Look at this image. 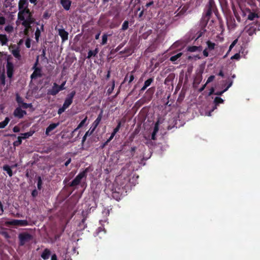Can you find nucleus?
Wrapping results in <instances>:
<instances>
[{
	"label": "nucleus",
	"mask_w": 260,
	"mask_h": 260,
	"mask_svg": "<svg viewBox=\"0 0 260 260\" xmlns=\"http://www.w3.org/2000/svg\"><path fill=\"white\" fill-rule=\"evenodd\" d=\"M204 12L205 13L203 15L201 21V27L204 28L207 25L213 13H214L217 17H218L219 14L214 0H209L205 6Z\"/></svg>",
	"instance_id": "obj_1"
},
{
	"label": "nucleus",
	"mask_w": 260,
	"mask_h": 260,
	"mask_svg": "<svg viewBox=\"0 0 260 260\" xmlns=\"http://www.w3.org/2000/svg\"><path fill=\"white\" fill-rule=\"evenodd\" d=\"M18 9L19 10L18 15L21 19H24V15L30 14L28 9V2L27 0H19L18 3Z\"/></svg>",
	"instance_id": "obj_2"
},
{
	"label": "nucleus",
	"mask_w": 260,
	"mask_h": 260,
	"mask_svg": "<svg viewBox=\"0 0 260 260\" xmlns=\"http://www.w3.org/2000/svg\"><path fill=\"white\" fill-rule=\"evenodd\" d=\"M89 168H87L82 172L79 173L74 180L69 184V186L70 187H74L79 185L83 178H86L87 174Z\"/></svg>",
	"instance_id": "obj_3"
},
{
	"label": "nucleus",
	"mask_w": 260,
	"mask_h": 260,
	"mask_svg": "<svg viewBox=\"0 0 260 260\" xmlns=\"http://www.w3.org/2000/svg\"><path fill=\"white\" fill-rule=\"evenodd\" d=\"M18 19L22 21V24L25 27H29L30 24H32L34 20L33 18L32 17L31 13L29 14L24 15V19H21V18L18 15Z\"/></svg>",
	"instance_id": "obj_4"
},
{
	"label": "nucleus",
	"mask_w": 260,
	"mask_h": 260,
	"mask_svg": "<svg viewBox=\"0 0 260 260\" xmlns=\"http://www.w3.org/2000/svg\"><path fill=\"white\" fill-rule=\"evenodd\" d=\"M18 238L19 240V245L23 246L26 242L32 240V236L29 233H23L19 235Z\"/></svg>",
	"instance_id": "obj_5"
},
{
	"label": "nucleus",
	"mask_w": 260,
	"mask_h": 260,
	"mask_svg": "<svg viewBox=\"0 0 260 260\" xmlns=\"http://www.w3.org/2000/svg\"><path fill=\"white\" fill-rule=\"evenodd\" d=\"M75 94L76 91L75 90H73L67 95L62 105V106L64 107L66 109H68L70 106V105L73 103V99Z\"/></svg>",
	"instance_id": "obj_6"
},
{
	"label": "nucleus",
	"mask_w": 260,
	"mask_h": 260,
	"mask_svg": "<svg viewBox=\"0 0 260 260\" xmlns=\"http://www.w3.org/2000/svg\"><path fill=\"white\" fill-rule=\"evenodd\" d=\"M37 63L38 61H36L34 66L33 67L34 71L30 76V78L31 80L36 79L38 77H41L42 76L41 69L40 68L36 67Z\"/></svg>",
	"instance_id": "obj_7"
},
{
	"label": "nucleus",
	"mask_w": 260,
	"mask_h": 260,
	"mask_svg": "<svg viewBox=\"0 0 260 260\" xmlns=\"http://www.w3.org/2000/svg\"><path fill=\"white\" fill-rule=\"evenodd\" d=\"M25 115H26V111L22 110L21 107L16 108L13 112L14 116L18 119L22 118Z\"/></svg>",
	"instance_id": "obj_8"
},
{
	"label": "nucleus",
	"mask_w": 260,
	"mask_h": 260,
	"mask_svg": "<svg viewBox=\"0 0 260 260\" xmlns=\"http://www.w3.org/2000/svg\"><path fill=\"white\" fill-rule=\"evenodd\" d=\"M257 27V26L256 25L252 23L247 25L245 28V30L248 35L252 36L253 34L256 33Z\"/></svg>",
	"instance_id": "obj_9"
},
{
	"label": "nucleus",
	"mask_w": 260,
	"mask_h": 260,
	"mask_svg": "<svg viewBox=\"0 0 260 260\" xmlns=\"http://www.w3.org/2000/svg\"><path fill=\"white\" fill-rule=\"evenodd\" d=\"M6 68L8 77L11 78L14 73V65L13 63L8 60L6 64Z\"/></svg>",
	"instance_id": "obj_10"
},
{
	"label": "nucleus",
	"mask_w": 260,
	"mask_h": 260,
	"mask_svg": "<svg viewBox=\"0 0 260 260\" xmlns=\"http://www.w3.org/2000/svg\"><path fill=\"white\" fill-rule=\"evenodd\" d=\"M11 225L16 226H26L28 225V222L26 220L14 219L10 223Z\"/></svg>",
	"instance_id": "obj_11"
},
{
	"label": "nucleus",
	"mask_w": 260,
	"mask_h": 260,
	"mask_svg": "<svg viewBox=\"0 0 260 260\" xmlns=\"http://www.w3.org/2000/svg\"><path fill=\"white\" fill-rule=\"evenodd\" d=\"M60 90L58 88V84L54 83L51 89L48 90L47 94L51 95H56Z\"/></svg>",
	"instance_id": "obj_12"
},
{
	"label": "nucleus",
	"mask_w": 260,
	"mask_h": 260,
	"mask_svg": "<svg viewBox=\"0 0 260 260\" xmlns=\"http://www.w3.org/2000/svg\"><path fill=\"white\" fill-rule=\"evenodd\" d=\"M135 70H133L130 73H127L123 81L122 82V84H123L124 82L128 81V84L129 85L131 82L134 80L135 76L134 75V73H135Z\"/></svg>",
	"instance_id": "obj_13"
},
{
	"label": "nucleus",
	"mask_w": 260,
	"mask_h": 260,
	"mask_svg": "<svg viewBox=\"0 0 260 260\" xmlns=\"http://www.w3.org/2000/svg\"><path fill=\"white\" fill-rule=\"evenodd\" d=\"M58 32L62 42L66 41L68 39L69 33L64 29L59 28L58 29Z\"/></svg>",
	"instance_id": "obj_14"
},
{
	"label": "nucleus",
	"mask_w": 260,
	"mask_h": 260,
	"mask_svg": "<svg viewBox=\"0 0 260 260\" xmlns=\"http://www.w3.org/2000/svg\"><path fill=\"white\" fill-rule=\"evenodd\" d=\"M59 122L57 123H51L46 129L45 134L47 136H49L50 135V133L54 130L55 128H56L59 125Z\"/></svg>",
	"instance_id": "obj_15"
},
{
	"label": "nucleus",
	"mask_w": 260,
	"mask_h": 260,
	"mask_svg": "<svg viewBox=\"0 0 260 260\" xmlns=\"http://www.w3.org/2000/svg\"><path fill=\"white\" fill-rule=\"evenodd\" d=\"M72 2L70 0H60V4L66 11L70 9Z\"/></svg>",
	"instance_id": "obj_16"
},
{
	"label": "nucleus",
	"mask_w": 260,
	"mask_h": 260,
	"mask_svg": "<svg viewBox=\"0 0 260 260\" xmlns=\"http://www.w3.org/2000/svg\"><path fill=\"white\" fill-rule=\"evenodd\" d=\"M224 102V100L218 96H216L214 100V106L212 109V111H213L215 109L217 108V107L220 104H223Z\"/></svg>",
	"instance_id": "obj_17"
},
{
	"label": "nucleus",
	"mask_w": 260,
	"mask_h": 260,
	"mask_svg": "<svg viewBox=\"0 0 260 260\" xmlns=\"http://www.w3.org/2000/svg\"><path fill=\"white\" fill-rule=\"evenodd\" d=\"M51 253V252L50 249L45 248L41 254V256L43 259L46 260L49 258Z\"/></svg>",
	"instance_id": "obj_18"
},
{
	"label": "nucleus",
	"mask_w": 260,
	"mask_h": 260,
	"mask_svg": "<svg viewBox=\"0 0 260 260\" xmlns=\"http://www.w3.org/2000/svg\"><path fill=\"white\" fill-rule=\"evenodd\" d=\"M249 14L248 15V19L250 20H253L255 18H258L259 17L258 14L255 12H253L250 11V10H248Z\"/></svg>",
	"instance_id": "obj_19"
},
{
	"label": "nucleus",
	"mask_w": 260,
	"mask_h": 260,
	"mask_svg": "<svg viewBox=\"0 0 260 260\" xmlns=\"http://www.w3.org/2000/svg\"><path fill=\"white\" fill-rule=\"evenodd\" d=\"M102 112L98 115L96 119L94 120V121L93 122L92 126L94 127V128H96V127L99 124L100 122H101L102 120Z\"/></svg>",
	"instance_id": "obj_20"
},
{
	"label": "nucleus",
	"mask_w": 260,
	"mask_h": 260,
	"mask_svg": "<svg viewBox=\"0 0 260 260\" xmlns=\"http://www.w3.org/2000/svg\"><path fill=\"white\" fill-rule=\"evenodd\" d=\"M233 83V81L231 80L230 81V82L229 83L227 87L224 89H223L222 91H217V92H215L214 94L217 95H221L224 92L227 91L228 90V89L232 85Z\"/></svg>",
	"instance_id": "obj_21"
},
{
	"label": "nucleus",
	"mask_w": 260,
	"mask_h": 260,
	"mask_svg": "<svg viewBox=\"0 0 260 260\" xmlns=\"http://www.w3.org/2000/svg\"><path fill=\"white\" fill-rule=\"evenodd\" d=\"M8 42V39L6 35L0 34V42L2 45H5Z\"/></svg>",
	"instance_id": "obj_22"
},
{
	"label": "nucleus",
	"mask_w": 260,
	"mask_h": 260,
	"mask_svg": "<svg viewBox=\"0 0 260 260\" xmlns=\"http://www.w3.org/2000/svg\"><path fill=\"white\" fill-rule=\"evenodd\" d=\"M99 49L98 48H95L94 50H89L88 52V55L87 56V58L89 59L92 56H95L98 53Z\"/></svg>",
	"instance_id": "obj_23"
},
{
	"label": "nucleus",
	"mask_w": 260,
	"mask_h": 260,
	"mask_svg": "<svg viewBox=\"0 0 260 260\" xmlns=\"http://www.w3.org/2000/svg\"><path fill=\"white\" fill-rule=\"evenodd\" d=\"M227 24L228 27L232 29H234L237 26V24L234 19H231V20H228L227 22Z\"/></svg>",
	"instance_id": "obj_24"
},
{
	"label": "nucleus",
	"mask_w": 260,
	"mask_h": 260,
	"mask_svg": "<svg viewBox=\"0 0 260 260\" xmlns=\"http://www.w3.org/2000/svg\"><path fill=\"white\" fill-rule=\"evenodd\" d=\"M16 101L18 103L19 107L22 108L23 104L25 103L23 102V99L21 98L18 93L16 94Z\"/></svg>",
	"instance_id": "obj_25"
},
{
	"label": "nucleus",
	"mask_w": 260,
	"mask_h": 260,
	"mask_svg": "<svg viewBox=\"0 0 260 260\" xmlns=\"http://www.w3.org/2000/svg\"><path fill=\"white\" fill-rule=\"evenodd\" d=\"M12 53L15 58L18 59H20L21 55L20 54V50L18 47H17L16 49L13 50L12 51Z\"/></svg>",
	"instance_id": "obj_26"
},
{
	"label": "nucleus",
	"mask_w": 260,
	"mask_h": 260,
	"mask_svg": "<svg viewBox=\"0 0 260 260\" xmlns=\"http://www.w3.org/2000/svg\"><path fill=\"white\" fill-rule=\"evenodd\" d=\"M3 170L7 172L8 174L10 177L12 176L13 175V172L12 171V169H11L10 167L8 165H5L3 166Z\"/></svg>",
	"instance_id": "obj_27"
},
{
	"label": "nucleus",
	"mask_w": 260,
	"mask_h": 260,
	"mask_svg": "<svg viewBox=\"0 0 260 260\" xmlns=\"http://www.w3.org/2000/svg\"><path fill=\"white\" fill-rule=\"evenodd\" d=\"M124 50L125 54H128L129 55H131L134 52L135 46L131 45L128 47L125 48Z\"/></svg>",
	"instance_id": "obj_28"
},
{
	"label": "nucleus",
	"mask_w": 260,
	"mask_h": 260,
	"mask_svg": "<svg viewBox=\"0 0 260 260\" xmlns=\"http://www.w3.org/2000/svg\"><path fill=\"white\" fill-rule=\"evenodd\" d=\"M0 235L3 236L6 239H9L10 238V236L7 230L5 229H2L0 230Z\"/></svg>",
	"instance_id": "obj_29"
},
{
	"label": "nucleus",
	"mask_w": 260,
	"mask_h": 260,
	"mask_svg": "<svg viewBox=\"0 0 260 260\" xmlns=\"http://www.w3.org/2000/svg\"><path fill=\"white\" fill-rule=\"evenodd\" d=\"M10 121V119L9 117H7L5 118V120L3 121L0 122V128H5L8 123Z\"/></svg>",
	"instance_id": "obj_30"
},
{
	"label": "nucleus",
	"mask_w": 260,
	"mask_h": 260,
	"mask_svg": "<svg viewBox=\"0 0 260 260\" xmlns=\"http://www.w3.org/2000/svg\"><path fill=\"white\" fill-rule=\"evenodd\" d=\"M34 133L33 131H29L27 133L21 134V135L22 136V139H25L28 138L29 137L31 136Z\"/></svg>",
	"instance_id": "obj_31"
},
{
	"label": "nucleus",
	"mask_w": 260,
	"mask_h": 260,
	"mask_svg": "<svg viewBox=\"0 0 260 260\" xmlns=\"http://www.w3.org/2000/svg\"><path fill=\"white\" fill-rule=\"evenodd\" d=\"M125 45V43H122L119 44L115 49H113L111 51L110 53L113 54L115 53L118 51H119Z\"/></svg>",
	"instance_id": "obj_32"
},
{
	"label": "nucleus",
	"mask_w": 260,
	"mask_h": 260,
	"mask_svg": "<svg viewBox=\"0 0 260 260\" xmlns=\"http://www.w3.org/2000/svg\"><path fill=\"white\" fill-rule=\"evenodd\" d=\"M111 35H107V34L105 33L102 36V40L101 42L102 45H104L107 44V40H108V37L111 36Z\"/></svg>",
	"instance_id": "obj_33"
},
{
	"label": "nucleus",
	"mask_w": 260,
	"mask_h": 260,
	"mask_svg": "<svg viewBox=\"0 0 260 260\" xmlns=\"http://www.w3.org/2000/svg\"><path fill=\"white\" fill-rule=\"evenodd\" d=\"M87 120V117L86 116L80 122V123L78 124V126L77 127V128L75 129V131H77V129L81 128L82 127H83L86 123V121Z\"/></svg>",
	"instance_id": "obj_34"
},
{
	"label": "nucleus",
	"mask_w": 260,
	"mask_h": 260,
	"mask_svg": "<svg viewBox=\"0 0 260 260\" xmlns=\"http://www.w3.org/2000/svg\"><path fill=\"white\" fill-rule=\"evenodd\" d=\"M112 196L116 201H119L120 199L121 194L119 192L115 191L112 192Z\"/></svg>",
	"instance_id": "obj_35"
},
{
	"label": "nucleus",
	"mask_w": 260,
	"mask_h": 260,
	"mask_svg": "<svg viewBox=\"0 0 260 260\" xmlns=\"http://www.w3.org/2000/svg\"><path fill=\"white\" fill-rule=\"evenodd\" d=\"M207 45L208 46V49L209 50H212L215 48V44L211 42L210 41H208L207 42Z\"/></svg>",
	"instance_id": "obj_36"
},
{
	"label": "nucleus",
	"mask_w": 260,
	"mask_h": 260,
	"mask_svg": "<svg viewBox=\"0 0 260 260\" xmlns=\"http://www.w3.org/2000/svg\"><path fill=\"white\" fill-rule=\"evenodd\" d=\"M182 55V53L180 52L179 53L175 55H173L170 57V60L171 61H176L179 58H180L181 55Z\"/></svg>",
	"instance_id": "obj_37"
},
{
	"label": "nucleus",
	"mask_w": 260,
	"mask_h": 260,
	"mask_svg": "<svg viewBox=\"0 0 260 260\" xmlns=\"http://www.w3.org/2000/svg\"><path fill=\"white\" fill-rule=\"evenodd\" d=\"M114 87H115V81L113 80L112 82V84H111V87H109L107 90V93L109 95H110L112 93V92L114 89Z\"/></svg>",
	"instance_id": "obj_38"
},
{
	"label": "nucleus",
	"mask_w": 260,
	"mask_h": 260,
	"mask_svg": "<svg viewBox=\"0 0 260 260\" xmlns=\"http://www.w3.org/2000/svg\"><path fill=\"white\" fill-rule=\"evenodd\" d=\"M128 21L127 20H125L122 25L121 30L122 31H125L128 28Z\"/></svg>",
	"instance_id": "obj_39"
},
{
	"label": "nucleus",
	"mask_w": 260,
	"mask_h": 260,
	"mask_svg": "<svg viewBox=\"0 0 260 260\" xmlns=\"http://www.w3.org/2000/svg\"><path fill=\"white\" fill-rule=\"evenodd\" d=\"M154 79L153 78H150L146 80L144 82V86L146 87L147 88L153 82Z\"/></svg>",
	"instance_id": "obj_40"
},
{
	"label": "nucleus",
	"mask_w": 260,
	"mask_h": 260,
	"mask_svg": "<svg viewBox=\"0 0 260 260\" xmlns=\"http://www.w3.org/2000/svg\"><path fill=\"white\" fill-rule=\"evenodd\" d=\"M154 87H151V88H149L147 90V91L146 92V94H150V98L148 99V101H150L152 98V94L153 93V92H154Z\"/></svg>",
	"instance_id": "obj_41"
},
{
	"label": "nucleus",
	"mask_w": 260,
	"mask_h": 260,
	"mask_svg": "<svg viewBox=\"0 0 260 260\" xmlns=\"http://www.w3.org/2000/svg\"><path fill=\"white\" fill-rule=\"evenodd\" d=\"M199 47L196 46H188L187 47V50L191 52H196L198 50Z\"/></svg>",
	"instance_id": "obj_42"
},
{
	"label": "nucleus",
	"mask_w": 260,
	"mask_h": 260,
	"mask_svg": "<svg viewBox=\"0 0 260 260\" xmlns=\"http://www.w3.org/2000/svg\"><path fill=\"white\" fill-rule=\"evenodd\" d=\"M121 126V121H119L118 122L117 125L116 126V127L115 128H114V129L113 131V133L114 134H116L119 131V129L120 128Z\"/></svg>",
	"instance_id": "obj_43"
},
{
	"label": "nucleus",
	"mask_w": 260,
	"mask_h": 260,
	"mask_svg": "<svg viewBox=\"0 0 260 260\" xmlns=\"http://www.w3.org/2000/svg\"><path fill=\"white\" fill-rule=\"evenodd\" d=\"M42 185V178L40 176H39L38 177V182H37L38 189L39 190L41 189Z\"/></svg>",
	"instance_id": "obj_44"
},
{
	"label": "nucleus",
	"mask_w": 260,
	"mask_h": 260,
	"mask_svg": "<svg viewBox=\"0 0 260 260\" xmlns=\"http://www.w3.org/2000/svg\"><path fill=\"white\" fill-rule=\"evenodd\" d=\"M22 143V137L20 136L18 137L17 140L15 141L13 143L14 146H17L20 145Z\"/></svg>",
	"instance_id": "obj_45"
},
{
	"label": "nucleus",
	"mask_w": 260,
	"mask_h": 260,
	"mask_svg": "<svg viewBox=\"0 0 260 260\" xmlns=\"http://www.w3.org/2000/svg\"><path fill=\"white\" fill-rule=\"evenodd\" d=\"M95 129V128L93 127V126H91L89 128V129L87 132H86V133L85 134L86 135V136H89L93 134V133L94 132Z\"/></svg>",
	"instance_id": "obj_46"
},
{
	"label": "nucleus",
	"mask_w": 260,
	"mask_h": 260,
	"mask_svg": "<svg viewBox=\"0 0 260 260\" xmlns=\"http://www.w3.org/2000/svg\"><path fill=\"white\" fill-rule=\"evenodd\" d=\"M238 42V39H235L230 45L229 47V49L228 50V52H230L231 50L232 49V48L236 45V44Z\"/></svg>",
	"instance_id": "obj_47"
},
{
	"label": "nucleus",
	"mask_w": 260,
	"mask_h": 260,
	"mask_svg": "<svg viewBox=\"0 0 260 260\" xmlns=\"http://www.w3.org/2000/svg\"><path fill=\"white\" fill-rule=\"evenodd\" d=\"M40 34H41L40 31L39 30V29L38 28H37V29L36 30V31L35 32V39L37 42L39 40V38L40 36Z\"/></svg>",
	"instance_id": "obj_48"
},
{
	"label": "nucleus",
	"mask_w": 260,
	"mask_h": 260,
	"mask_svg": "<svg viewBox=\"0 0 260 260\" xmlns=\"http://www.w3.org/2000/svg\"><path fill=\"white\" fill-rule=\"evenodd\" d=\"M5 30L8 32H11L13 30V27L11 25H7L5 27Z\"/></svg>",
	"instance_id": "obj_49"
},
{
	"label": "nucleus",
	"mask_w": 260,
	"mask_h": 260,
	"mask_svg": "<svg viewBox=\"0 0 260 260\" xmlns=\"http://www.w3.org/2000/svg\"><path fill=\"white\" fill-rule=\"evenodd\" d=\"M32 104H27V103H23L22 108L23 109H27L28 108H31L32 107Z\"/></svg>",
	"instance_id": "obj_50"
},
{
	"label": "nucleus",
	"mask_w": 260,
	"mask_h": 260,
	"mask_svg": "<svg viewBox=\"0 0 260 260\" xmlns=\"http://www.w3.org/2000/svg\"><path fill=\"white\" fill-rule=\"evenodd\" d=\"M159 129V123L158 122H157L155 123L154 129H153V132L157 133Z\"/></svg>",
	"instance_id": "obj_51"
},
{
	"label": "nucleus",
	"mask_w": 260,
	"mask_h": 260,
	"mask_svg": "<svg viewBox=\"0 0 260 260\" xmlns=\"http://www.w3.org/2000/svg\"><path fill=\"white\" fill-rule=\"evenodd\" d=\"M5 75L4 74H2L0 77V80L1 81V83L2 85H4L5 84Z\"/></svg>",
	"instance_id": "obj_52"
},
{
	"label": "nucleus",
	"mask_w": 260,
	"mask_h": 260,
	"mask_svg": "<svg viewBox=\"0 0 260 260\" xmlns=\"http://www.w3.org/2000/svg\"><path fill=\"white\" fill-rule=\"evenodd\" d=\"M66 81H65L63 82L61 84V85H58V88L59 89V90L60 91L65 89L64 85H66Z\"/></svg>",
	"instance_id": "obj_53"
},
{
	"label": "nucleus",
	"mask_w": 260,
	"mask_h": 260,
	"mask_svg": "<svg viewBox=\"0 0 260 260\" xmlns=\"http://www.w3.org/2000/svg\"><path fill=\"white\" fill-rule=\"evenodd\" d=\"M66 110V109L63 107V106H62L61 108H60L58 111H57V114L58 115H61L63 112H64L65 111V110Z\"/></svg>",
	"instance_id": "obj_54"
},
{
	"label": "nucleus",
	"mask_w": 260,
	"mask_h": 260,
	"mask_svg": "<svg viewBox=\"0 0 260 260\" xmlns=\"http://www.w3.org/2000/svg\"><path fill=\"white\" fill-rule=\"evenodd\" d=\"M50 17V14L48 12L46 11L44 13L43 17L45 19H48Z\"/></svg>",
	"instance_id": "obj_55"
},
{
	"label": "nucleus",
	"mask_w": 260,
	"mask_h": 260,
	"mask_svg": "<svg viewBox=\"0 0 260 260\" xmlns=\"http://www.w3.org/2000/svg\"><path fill=\"white\" fill-rule=\"evenodd\" d=\"M240 58V55L239 53H236L235 55L231 57V59H239Z\"/></svg>",
	"instance_id": "obj_56"
},
{
	"label": "nucleus",
	"mask_w": 260,
	"mask_h": 260,
	"mask_svg": "<svg viewBox=\"0 0 260 260\" xmlns=\"http://www.w3.org/2000/svg\"><path fill=\"white\" fill-rule=\"evenodd\" d=\"M6 18L4 16H0V25H4L6 23Z\"/></svg>",
	"instance_id": "obj_57"
},
{
	"label": "nucleus",
	"mask_w": 260,
	"mask_h": 260,
	"mask_svg": "<svg viewBox=\"0 0 260 260\" xmlns=\"http://www.w3.org/2000/svg\"><path fill=\"white\" fill-rule=\"evenodd\" d=\"M25 46L27 48L30 47V40L29 38H27L25 41Z\"/></svg>",
	"instance_id": "obj_58"
},
{
	"label": "nucleus",
	"mask_w": 260,
	"mask_h": 260,
	"mask_svg": "<svg viewBox=\"0 0 260 260\" xmlns=\"http://www.w3.org/2000/svg\"><path fill=\"white\" fill-rule=\"evenodd\" d=\"M215 78V76L214 75L210 76L207 79V81L206 82V84H208L211 82H212Z\"/></svg>",
	"instance_id": "obj_59"
},
{
	"label": "nucleus",
	"mask_w": 260,
	"mask_h": 260,
	"mask_svg": "<svg viewBox=\"0 0 260 260\" xmlns=\"http://www.w3.org/2000/svg\"><path fill=\"white\" fill-rule=\"evenodd\" d=\"M38 194V191L37 190V189H34L32 192H31V196L34 197V198H35L36 197Z\"/></svg>",
	"instance_id": "obj_60"
},
{
	"label": "nucleus",
	"mask_w": 260,
	"mask_h": 260,
	"mask_svg": "<svg viewBox=\"0 0 260 260\" xmlns=\"http://www.w3.org/2000/svg\"><path fill=\"white\" fill-rule=\"evenodd\" d=\"M85 221H86V217H84L81 222L79 223V226H82V225H83V229H85V228L86 226L84 225L85 224Z\"/></svg>",
	"instance_id": "obj_61"
},
{
	"label": "nucleus",
	"mask_w": 260,
	"mask_h": 260,
	"mask_svg": "<svg viewBox=\"0 0 260 260\" xmlns=\"http://www.w3.org/2000/svg\"><path fill=\"white\" fill-rule=\"evenodd\" d=\"M13 131L14 133H18L20 131V128L18 126H15L13 128Z\"/></svg>",
	"instance_id": "obj_62"
},
{
	"label": "nucleus",
	"mask_w": 260,
	"mask_h": 260,
	"mask_svg": "<svg viewBox=\"0 0 260 260\" xmlns=\"http://www.w3.org/2000/svg\"><path fill=\"white\" fill-rule=\"evenodd\" d=\"M116 134H114L113 132L112 133L110 137L107 140L109 143L113 139L114 137L115 136Z\"/></svg>",
	"instance_id": "obj_63"
},
{
	"label": "nucleus",
	"mask_w": 260,
	"mask_h": 260,
	"mask_svg": "<svg viewBox=\"0 0 260 260\" xmlns=\"http://www.w3.org/2000/svg\"><path fill=\"white\" fill-rule=\"evenodd\" d=\"M203 53V55L204 56H205V57L208 56L209 53H208L207 48H206L204 50Z\"/></svg>",
	"instance_id": "obj_64"
}]
</instances>
